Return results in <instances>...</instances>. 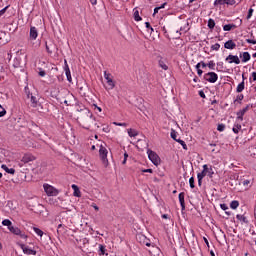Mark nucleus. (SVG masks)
<instances>
[{
    "mask_svg": "<svg viewBox=\"0 0 256 256\" xmlns=\"http://www.w3.org/2000/svg\"><path fill=\"white\" fill-rule=\"evenodd\" d=\"M160 10H161V8H159V7L154 8L153 15H157V13H159Z\"/></svg>",
    "mask_w": 256,
    "mask_h": 256,
    "instance_id": "6e6d98bb",
    "label": "nucleus"
},
{
    "mask_svg": "<svg viewBox=\"0 0 256 256\" xmlns=\"http://www.w3.org/2000/svg\"><path fill=\"white\" fill-rule=\"evenodd\" d=\"M252 78H253V81H256V72L252 73Z\"/></svg>",
    "mask_w": 256,
    "mask_h": 256,
    "instance_id": "e2e57ef3",
    "label": "nucleus"
},
{
    "mask_svg": "<svg viewBox=\"0 0 256 256\" xmlns=\"http://www.w3.org/2000/svg\"><path fill=\"white\" fill-rule=\"evenodd\" d=\"M25 92L27 95V98L30 99L31 107H39V96L34 95L33 93L27 91V88H25Z\"/></svg>",
    "mask_w": 256,
    "mask_h": 256,
    "instance_id": "20e7f679",
    "label": "nucleus"
},
{
    "mask_svg": "<svg viewBox=\"0 0 256 256\" xmlns=\"http://www.w3.org/2000/svg\"><path fill=\"white\" fill-rule=\"evenodd\" d=\"M207 67L212 71H215V61L213 60L209 61V63L207 64Z\"/></svg>",
    "mask_w": 256,
    "mask_h": 256,
    "instance_id": "72a5a7b5",
    "label": "nucleus"
},
{
    "mask_svg": "<svg viewBox=\"0 0 256 256\" xmlns=\"http://www.w3.org/2000/svg\"><path fill=\"white\" fill-rule=\"evenodd\" d=\"M217 131H220V132L225 131V124H218Z\"/></svg>",
    "mask_w": 256,
    "mask_h": 256,
    "instance_id": "a19ab883",
    "label": "nucleus"
},
{
    "mask_svg": "<svg viewBox=\"0 0 256 256\" xmlns=\"http://www.w3.org/2000/svg\"><path fill=\"white\" fill-rule=\"evenodd\" d=\"M145 27H146V29H151V23L145 22Z\"/></svg>",
    "mask_w": 256,
    "mask_h": 256,
    "instance_id": "13d9d810",
    "label": "nucleus"
},
{
    "mask_svg": "<svg viewBox=\"0 0 256 256\" xmlns=\"http://www.w3.org/2000/svg\"><path fill=\"white\" fill-rule=\"evenodd\" d=\"M185 141L181 140L180 138L176 139V143H179L180 145H182Z\"/></svg>",
    "mask_w": 256,
    "mask_h": 256,
    "instance_id": "bf43d9fd",
    "label": "nucleus"
},
{
    "mask_svg": "<svg viewBox=\"0 0 256 256\" xmlns=\"http://www.w3.org/2000/svg\"><path fill=\"white\" fill-rule=\"evenodd\" d=\"M236 219H238V221H242V223H246V224L249 223V220H247V217L241 214H237Z\"/></svg>",
    "mask_w": 256,
    "mask_h": 256,
    "instance_id": "a878e982",
    "label": "nucleus"
},
{
    "mask_svg": "<svg viewBox=\"0 0 256 256\" xmlns=\"http://www.w3.org/2000/svg\"><path fill=\"white\" fill-rule=\"evenodd\" d=\"M189 185H190L191 189H195V178L194 177H190Z\"/></svg>",
    "mask_w": 256,
    "mask_h": 256,
    "instance_id": "c9c22d12",
    "label": "nucleus"
},
{
    "mask_svg": "<svg viewBox=\"0 0 256 256\" xmlns=\"http://www.w3.org/2000/svg\"><path fill=\"white\" fill-rule=\"evenodd\" d=\"M128 135L129 137H137V135H139V132H137V130L134 129H128Z\"/></svg>",
    "mask_w": 256,
    "mask_h": 256,
    "instance_id": "c85d7f7f",
    "label": "nucleus"
},
{
    "mask_svg": "<svg viewBox=\"0 0 256 256\" xmlns=\"http://www.w3.org/2000/svg\"><path fill=\"white\" fill-rule=\"evenodd\" d=\"M1 169H3L6 173H9L10 175H15V169L14 168H9L5 164L1 165Z\"/></svg>",
    "mask_w": 256,
    "mask_h": 256,
    "instance_id": "4be33fe9",
    "label": "nucleus"
},
{
    "mask_svg": "<svg viewBox=\"0 0 256 256\" xmlns=\"http://www.w3.org/2000/svg\"><path fill=\"white\" fill-rule=\"evenodd\" d=\"M246 42L250 43L251 45H256V40L253 39H246Z\"/></svg>",
    "mask_w": 256,
    "mask_h": 256,
    "instance_id": "8fccbe9b",
    "label": "nucleus"
},
{
    "mask_svg": "<svg viewBox=\"0 0 256 256\" xmlns=\"http://www.w3.org/2000/svg\"><path fill=\"white\" fill-rule=\"evenodd\" d=\"M241 129V125L240 124H237L236 125V127H234L233 129H232V131H233V133H239V130Z\"/></svg>",
    "mask_w": 256,
    "mask_h": 256,
    "instance_id": "37998d69",
    "label": "nucleus"
},
{
    "mask_svg": "<svg viewBox=\"0 0 256 256\" xmlns=\"http://www.w3.org/2000/svg\"><path fill=\"white\" fill-rule=\"evenodd\" d=\"M107 153H108L107 148H105V146L101 145L100 149H99V155H100L101 161L105 167H107V165H109V160L107 159Z\"/></svg>",
    "mask_w": 256,
    "mask_h": 256,
    "instance_id": "423d86ee",
    "label": "nucleus"
},
{
    "mask_svg": "<svg viewBox=\"0 0 256 256\" xmlns=\"http://www.w3.org/2000/svg\"><path fill=\"white\" fill-rule=\"evenodd\" d=\"M235 0H215L214 5H235Z\"/></svg>",
    "mask_w": 256,
    "mask_h": 256,
    "instance_id": "f8f14e48",
    "label": "nucleus"
},
{
    "mask_svg": "<svg viewBox=\"0 0 256 256\" xmlns=\"http://www.w3.org/2000/svg\"><path fill=\"white\" fill-rule=\"evenodd\" d=\"M235 47H237V44H235L233 40H228L224 43L225 49H235Z\"/></svg>",
    "mask_w": 256,
    "mask_h": 256,
    "instance_id": "6ab92c4d",
    "label": "nucleus"
},
{
    "mask_svg": "<svg viewBox=\"0 0 256 256\" xmlns=\"http://www.w3.org/2000/svg\"><path fill=\"white\" fill-rule=\"evenodd\" d=\"M199 95H200V97L202 98V99H205V92L203 91V90H200L199 91Z\"/></svg>",
    "mask_w": 256,
    "mask_h": 256,
    "instance_id": "603ef678",
    "label": "nucleus"
},
{
    "mask_svg": "<svg viewBox=\"0 0 256 256\" xmlns=\"http://www.w3.org/2000/svg\"><path fill=\"white\" fill-rule=\"evenodd\" d=\"M220 48H221V45L219 43H216L211 46L212 51H219Z\"/></svg>",
    "mask_w": 256,
    "mask_h": 256,
    "instance_id": "58836bf2",
    "label": "nucleus"
},
{
    "mask_svg": "<svg viewBox=\"0 0 256 256\" xmlns=\"http://www.w3.org/2000/svg\"><path fill=\"white\" fill-rule=\"evenodd\" d=\"M64 71L67 77V81L71 83L73 81V78L71 77V70L69 69V64H67V60L64 61Z\"/></svg>",
    "mask_w": 256,
    "mask_h": 256,
    "instance_id": "9b49d317",
    "label": "nucleus"
},
{
    "mask_svg": "<svg viewBox=\"0 0 256 256\" xmlns=\"http://www.w3.org/2000/svg\"><path fill=\"white\" fill-rule=\"evenodd\" d=\"M44 191L48 195V197H57L59 195V191L55 189V187L49 185V184H44Z\"/></svg>",
    "mask_w": 256,
    "mask_h": 256,
    "instance_id": "39448f33",
    "label": "nucleus"
},
{
    "mask_svg": "<svg viewBox=\"0 0 256 256\" xmlns=\"http://www.w3.org/2000/svg\"><path fill=\"white\" fill-rule=\"evenodd\" d=\"M72 189L74 191V193H73L74 197H81V190H79L78 185L73 184Z\"/></svg>",
    "mask_w": 256,
    "mask_h": 256,
    "instance_id": "5701e85b",
    "label": "nucleus"
},
{
    "mask_svg": "<svg viewBox=\"0 0 256 256\" xmlns=\"http://www.w3.org/2000/svg\"><path fill=\"white\" fill-rule=\"evenodd\" d=\"M2 225H4V227H8V230L13 235H18V237H20L21 239H28V236L25 234V232L21 231V229H19V227L13 226V222H11V220L4 219L2 221Z\"/></svg>",
    "mask_w": 256,
    "mask_h": 256,
    "instance_id": "f03ea898",
    "label": "nucleus"
},
{
    "mask_svg": "<svg viewBox=\"0 0 256 256\" xmlns=\"http://www.w3.org/2000/svg\"><path fill=\"white\" fill-rule=\"evenodd\" d=\"M240 57H242V63H247V61H251V54H249V52H243V54H240Z\"/></svg>",
    "mask_w": 256,
    "mask_h": 256,
    "instance_id": "412c9836",
    "label": "nucleus"
},
{
    "mask_svg": "<svg viewBox=\"0 0 256 256\" xmlns=\"http://www.w3.org/2000/svg\"><path fill=\"white\" fill-rule=\"evenodd\" d=\"M220 207L222 211H227V209H229V206H227V204H221Z\"/></svg>",
    "mask_w": 256,
    "mask_h": 256,
    "instance_id": "de8ad7c7",
    "label": "nucleus"
},
{
    "mask_svg": "<svg viewBox=\"0 0 256 256\" xmlns=\"http://www.w3.org/2000/svg\"><path fill=\"white\" fill-rule=\"evenodd\" d=\"M208 27H209L210 29H215V20H213L212 18H210V19L208 20Z\"/></svg>",
    "mask_w": 256,
    "mask_h": 256,
    "instance_id": "473e14b6",
    "label": "nucleus"
},
{
    "mask_svg": "<svg viewBox=\"0 0 256 256\" xmlns=\"http://www.w3.org/2000/svg\"><path fill=\"white\" fill-rule=\"evenodd\" d=\"M216 71H223V62H218L217 63Z\"/></svg>",
    "mask_w": 256,
    "mask_h": 256,
    "instance_id": "79ce46f5",
    "label": "nucleus"
},
{
    "mask_svg": "<svg viewBox=\"0 0 256 256\" xmlns=\"http://www.w3.org/2000/svg\"><path fill=\"white\" fill-rule=\"evenodd\" d=\"M13 67H15L16 69L19 67H23V65H21V58L14 59Z\"/></svg>",
    "mask_w": 256,
    "mask_h": 256,
    "instance_id": "cd10ccee",
    "label": "nucleus"
},
{
    "mask_svg": "<svg viewBox=\"0 0 256 256\" xmlns=\"http://www.w3.org/2000/svg\"><path fill=\"white\" fill-rule=\"evenodd\" d=\"M77 121H79L83 129H86L87 131L91 129L93 131H97V129L101 127V123L97 121V118H95L93 112L88 108L78 110Z\"/></svg>",
    "mask_w": 256,
    "mask_h": 256,
    "instance_id": "f257e3e1",
    "label": "nucleus"
},
{
    "mask_svg": "<svg viewBox=\"0 0 256 256\" xmlns=\"http://www.w3.org/2000/svg\"><path fill=\"white\" fill-rule=\"evenodd\" d=\"M147 155H148L149 160L153 163V165L157 166L161 163V158L159 157V155L157 153H155V151L148 149Z\"/></svg>",
    "mask_w": 256,
    "mask_h": 256,
    "instance_id": "7ed1b4c3",
    "label": "nucleus"
},
{
    "mask_svg": "<svg viewBox=\"0 0 256 256\" xmlns=\"http://www.w3.org/2000/svg\"><path fill=\"white\" fill-rule=\"evenodd\" d=\"M210 179H213V175H215V172L213 171V166H207V174Z\"/></svg>",
    "mask_w": 256,
    "mask_h": 256,
    "instance_id": "bb28decb",
    "label": "nucleus"
},
{
    "mask_svg": "<svg viewBox=\"0 0 256 256\" xmlns=\"http://www.w3.org/2000/svg\"><path fill=\"white\" fill-rule=\"evenodd\" d=\"M92 207H94L95 211H99V207L97 205L93 204Z\"/></svg>",
    "mask_w": 256,
    "mask_h": 256,
    "instance_id": "338daca9",
    "label": "nucleus"
},
{
    "mask_svg": "<svg viewBox=\"0 0 256 256\" xmlns=\"http://www.w3.org/2000/svg\"><path fill=\"white\" fill-rule=\"evenodd\" d=\"M46 45V51L47 53H49V55L53 54V50L57 49V45H55V43H53L52 41H50L49 43H45Z\"/></svg>",
    "mask_w": 256,
    "mask_h": 256,
    "instance_id": "ddd939ff",
    "label": "nucleus"
},
{
    "mask_svg": "<svg viewBox=\"0 0 256 256\" xmlns=\"http://www.w3.org/2000/svg\"><path fill=\"white\" fill-rule=\"evenodd\" d=\"M225 61H228V63H235V65H239V63H241V60L239 59V56L237 55H233V54H229Z\"/></svg>",
    "mask_w": 256,
    "mask_h": 256,
    "instance_id": "1a4fd4ad",
    "label": "nucleus"
},
{
    "mask_svg": "<svg viewBox=\"0 0 256 256\" xmlns=\"http://www.w3.org/2000/svg\"><path fill=\"white\" fill-rule=\"evenodd\" d=\"M39 36V32L37 31V28L35 26L30 27V39L35 41L37 37Z\"/></svg>",
    "mask_w": 256,
    "mask_h": 256,
    "instance_id": "4468645a",
    "label": "nucleus"
},
{
    "mask_svg": "<svg viewBox=\"0 0 256 256\" xmlns=\"http://www.w3.org/2000/svg\"><path fill=\"white\" fill-rule=\"evenodd\" d=\"M17 245L20 246V248L23 251L24 255H37V250L33 249V248H29V246L18 242Z\"/></svg>",
    "mask_w": 256,
    "mask_h": 256,
    "instance_id": "6e6552de",
    "label": "nucleus"
},
{
    "mask_svg": "<svg viewBox=\"0 0 256 256\" xmlns=\"http://www.w3.org/2000/svg\"><path fill=\"white\" fill-rule=\"evenodd\" d=\"M141 16H139V10L134 9V21H141Z\"/></svg>",
    "mask_w": 256,
    "mask_h": 256,
    "instance_id": "c756f323",
    "label": "nucleus"
},
{
    "mask_svg": "<svg viewBox=\"0 0 256 256\" xmlns=\"http://www.w3.org/2000/svg\"><path fill=\"white\" fill-rule=\"evenodd\" d=\"M250 17H253V8H250L248 10V15H247L246 19H249Z\"/></svg>",
    "mask_w": 256,
    "mask_h": 256,
    "instance_id": "49530a36",
    "label": "nucleus"
},
{
    "mask_svg": "<svg viewBox=\"0 0 256 256\" xmlns=\"http://www.w3.org/2000/svg\"><path fill=\"white\" fill-rule=\"evenodd\" d=\"M22 161L23 163H29L31 161H35V156L31 155V154H25L23 157H22Z\"/></svg>",
    "mask_w": 256,
    "mask_h": 256,
    "instance_id": "aec40b11",
    "label": "nucleus"
},
{
    "mask_svg": "<svg viewBox=\"0 0 256 256\" xmlns=\"http://www.w3.org/2000/svg\"><path fill=\"white\" fill-rule=\"evenodd\" d=\"M231 29H237V25L235 24H226L223 26L224 31H231Z\"/></svg>",
    "mask_w": 256,
    "mask_h": 256,
    "instance_id": "393cba45",
    "label": "nucleus"
},
{
    "mask_svg": "<svg viewBox=\"0 0 256 256\" xmlns=\"http://www.w3.org/2000/svg\"><path fill=\"white\" fill-rule=\"evenodd\" d=\"M159 67H161V69H164V71H167V69H169V67L167 66V64H165L163 60L159 61Z\"/></svg>",
    "mask_w": 256,
    "mask_h": 256,
    "instance_id": "2f4dec72",
    "label": "nucleus"
},
{
    "mask_svg": "<svg viewBox=\"0 0 256 256\" xmlns=\"http://www.w3.org/2000/svg\"><path fill=\"white\" fill-rule=\"evenodd\" d=\"M7 9H9V6H6L2 10H0V17H3V15H5V13L7 12Z\"/></svg>",
    "mask_w": 256,
    "mask_h": 256,
    "instance_id": "a18cd8bd",
    "label": "nucleus"
},
{
    "mask_svg": "<svg viewBox=\"0 0 256 256\" xmlns=\"http://www.w3.org/2000/svg\"><path fill=\"white\" fill-rule=\"evenodd\" d=\"M170 137L174 140V141H177V131L175 130H171V133H170Z\"/></svg>",
    "mask_w": 256,
    "mask_h": 256,
    "instance_id": "e433bc0d",
    "label": "nucleus"
},
{
    "mask_svg": "<svg viewBox=\"0 0 256 256\" xmlns=\"http://www.w3.org/2000/svg\"><path fill=\"white\" fill-rule=\"evenodd\" d=\"M114 125H117L118 127H127V123H117V122H114Z\"/></svg>",
    "mask_w": 256,
    "mask_h": 256,
    "instance_id": "09e8293b",
    "label": "nucleus"
},
{
    "mask_svg": "<svg viewBox=\"0 0 256 256\" xmlns=\"http://www.w3.org/2000/svg\"><path fill=\"white\" fill-rule=\"evenodd\" d=\"M67 233V226L63 224H59L57 227V234L58 235H65Z\"/></svg>",
    "mask_w": 256,
    "mask_h": 256,
    "instance_id": "f3484780",
    "label": "nucleus"
},
{
    "mask_svg": "<svg viewBox=\"0 0 256 256\" xmlns=\"http://www.w3.org/2000/svg\"><path fill=\"white\" fill-rule=\"evenodd\" d=\"M200 65H202L203 68L207 67V64L204 63L203 61L200 62Z\"/></svg>",
    "mask_w": 256,
    "mask_h": 256,
    "instance_id": "0e129e2a",
    "label": "nucleus"
},
{
    "mask_svg": "<svg viewBox=\"0 0 256 256\" xmlns=\"http://www.w3.org/2000/svg\"><path fill=\"white\" fill-rule=\"evenodd\" d=\"M197 73H198L199 77H201V75H203V70L198 69V70H197Z\"/></svg>",
    "mask_w": 256,
    "mask_h": 256,
    "instance_id": "680f3d73",
    "label": "nucleus"
},
{
    "mask_svg": "<svg viewBox=\"0 0 256 256\" xmlns=\"http://www.w3.org/2000/svg\"><path fill=\"white\" fill-rule=\"evenodd\" d=\"M245 89V77L243 76V81L238 84L236 91L237 93H242V91Z\"/></svg>",
    "mask_w": 256,
    "mask_h": 256,
    "instance_id": "b1692460",
    "label": "nucleus"
},
{
    "mask_svg": "<svg viewBox=\"0 0 256 256\" xmlns=\"http://www.w3.org/2000/svg\"><path fill=\"white\" fill-rule=\"evenodd\" d=\"M102 131H103L104 133H109V131H110L109 126L103 127V128H102Z\"/></svg>",
    "mask_w": 256,
    "mask_h": 256,
    "instance_id": "864d4df0",
    "label": "nucleus"
},
{
    "mask_svg": "<svg viewBox=\"0 0 256 256\" xmlns=\"http://www.w3.org/2000/svg\"><path fill=\"white\" fill-rule=\"evenodd\" d=\"M142 173H153V169H151V168L144 169V170H142Z\"/></svg>",
    "mask_w": 256,
    "mask_h": 256,
    "instance_id": "3c124183",
    "label": "nucleus"
},
{
    "mask_svg": "<svg viewBox=\"0 0 256 256\" xmlns=\"http://www.w3.org/2000/svg\"><path fill=\"white\" fill-rule=\"evenodd\" d=\"M178 199H179L182 211H185V192H181L178 196Z\"/></svg>",
    "mask_w": 256,
    "mask_h": 256,
    "instance_id": "dca6fc26",
    "label": "nucleus"
},
{
    "mask_svg": "<svg viewBox=\"0 0 256 256\" xmlns=\"http://www.w3.org/2000/svg\"><path fill=\"white\" fill-rule=\"evenodd\" d=\"M0 117H5V115H7V110H5V108H3V106L0 105Z\"/></svg>",
    "mask_w": 256,
    "mask_h": 256,
    "instance_id": "ea45409f",
    "label": "nucleus"
},
{
    "mask_svg": "<svg viewBox=\"0 0 256 256\" xmlns=\"http://www.w3.org/2000/svg\"><path fill=\"white\" fill-rule=\"evenodd\" d=\"M39 75H40V77H45V75H47V73L45 72V70H41L39 72Z\"/></svg>",
    "mask_w": 256,
    "mask_h": 256,
    "instance_id": "5fc2aeb1",
    "label": "nucleus"
},
{
    "mask_svg": "<svg viewBox=\"0 0 256 256\" xmlns=\"http://www.w3.org/2000/svg\"><path fill=\"white\" fill-rule=\"evenodd\" d=\"M198 185L201 187L203 185V178H198Z\"/></svg>",
    "mask_w": 256,
    "mask_h": 256,
    "instance_id": "4d7b16f0",
    "label": "nucleus"
},
{
    "mask_svg": "<svg viewBox=\"0 0 256 256\" xmlns=\"http://www.w3.org/2000/svg\"><path fill=\"white\" fill-rule=\"evenodd\" d=\"M34 232L37 233L39 235V237H43V232L41 229L39 228H34Z\"/></svg>",
    "mask_w": 256,
    "mask_h": 256,
    "instance_id": "c03bdc74",
    "label": "nucleus"
},
{
    "mask_svg": "<svg viewBox=\"0 0 256 256\" xmlns=\"http://www.w3.org/2000/svg\"><path fill=\"white\" fill-rule=\"evenodd\" d=\"M249 111V105H247L245 108L237 112V119L238 121H243V115H245L246 112Z\"/></svg>",
    "mask_w": 256,
    "mask_h": 256,
    "instance_id": "2eb2a0df",
    "label": "nucleus"
},
{
    "mask_svg": "<svg viewBox=\"0 0 256 256\" xmlns=\"http://www.w3.org/2000/svg\"><path fill=\"white\" fill-rule=\"evenodd\" d=\"M91 5H95L97 3V0H90Z\"/></svg>",
    "mask_w": 256,
    "mask_h": 256,
    "instance_id": "774afa93",
    "label": "nucleus"
},
{
    "mask_svg": "<svg viewBox=\"0 0 256 256\" xmlns=\"http://www.w3.org/2000/svg\"><path fill=\"white\" fill-rule=\"evenodd\" d=\"M204 81H208V83H217V79H219V75L215 72H208L203 76Z\"/></svg>",
    "mask_w": 256,
    "mask_h": 256,
    "instance_id": "0eeeda50",
    "label": "nucleus"
},
{
    "mask_svg": "<svg viewBox=\"0 0 256 256\" xmlns=\"http://www.w3.org/2000/svg\"><path fill=\"white\" fill-rule=\"evenodd\" d=\"M242 183H243L244 186H247V185H249V183H251V181H249V180H244Z\"/></svg>",
    "mask_w": 256,
    "mask_h": 256,
    "instance_id": "052dcab7",
    "label": "nucleus"
},
{
    "mask_svg": "<svg viewBox=\"0 0 256 256\" xmlns=\"http://www.w3.org/2000/svg\"><path fill=\"white\" fill-rule=\"evenodd\" d=\"M230 207H231V209H237V207H239V201L233 200V201L230 203Z\"/></svg>",
    "mask_w": 256,
    "mask_h": 256,
    "instance_id": "7c9ffc66",
    "label": "nucleus"
},
{
    "mask_svg": "<svg viewBox=\"0 0 256 256\" xmlns=\"http://www.w3.org/2000/svg\"><path fill=\"white\" fill-rule=\"evenodd\" d=\"M99 255H105V246L103 244L99 245Z\"/></svg>",
    "mask_w": 256,
    "mask_h": 256,
    "instance_id": "4c0bfd02",
    "label": "nucleus"
},
{
    "mask_svg": "<svg viewBox=\"0 0 256 256\" xmlns=\"http://www.w3.org/2000/svg\"><path fill=\"white\" fill-rule=\"evenodd\" d=\"M244 97L245 96L243 94H239L237 96V98L234 100V103H241L243 101Z\"/></svg>",
    "mask_w": 256,
    "mask_h": 256,
    "instance_id": "f704fd0d",
    "label": "nucleus"
},
{
    "mask_svg": "<svg viewBox=\"0 0 256 256\" xmlns=\"http://www.w3.org/2000/svg\"><path fill=\"white\" fill-rule=\"evenodd\" d=\"M181 146L183 147V149L187 150V144L185 142L181 144Z\"/></svg>",
    "mask_w": 256,
    "mask_h": 256,
    "instance_id": "69168bd1",
    "label": "nucleus"
},
{
    "mask_svg": "<svg viewBox=\"0 0 256 256\" xmlns=\"http://www.w3.org/2000/svg\"><path fill=\"white\" fill-rule=\"evenodd\" d=\"M104 79L107 81L108 89H115V82L111 78V74L104 72Z\"/></svg>",
    "mask_w": 256,
    "mask_h": 256,
    "instance_id": "9d476101",
    "label": "nucleus"
},
{
    "mask_svg": "<svg viewBox=\"0 0 256 256\" xmlns=\"http://www.w3.org/2000/svg\"><path fill=\"white\" fill-rule=\"evenodd\" d=\"M207 171H208L207 164H204L202 172L197 174V179H203V178L207 177Z\"/></svg>",
    "mask_w": 256,
    "mask_h": 256,
    "instance_id": "a211bd4d",
    "label": "nucleus"
}]
</instances>
